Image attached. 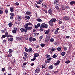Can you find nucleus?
Wrapping results in <instances>:
<instances>
[{
    "label": "nucleus",
    "instance_id": "1",
    "mask_svg": "<svg viewBox=\"0 0 75 75\" xmlns=\"http://www.w3.org/2000/svg\"><path fill=\"white\" fill-rule=\"evenodd\" d=\"M51 35L50 34H49L46 35V40L47 41H48L50 40V38H51Z\"/></svg>",
    "mask_w": 75,
    "mask_h": 75
},
{
    "label": "nucleus",
    "instance_id": "2",
    "mask_svg": "<svg viewBox=\"0 0 75 75\" xmlns=\"http://www.w3.org/2000/svg\"><path fill=\"white\" fill-rule=\"evenodd\" d=\"M24 27L25 28L26 33L27 32V30H31L32 29V27H29L24 26Z\"/></svg>",
    "mask_w": 75,
    "mask_h": 75
},
{
    "label": "nucleus",
    "instance_id": "3",
    "mask_svg": "<svg viewBox=\"0 0 75 75\" xmlns=\"http://www.w3.org/2000/svg\"><path fill=\"white\" fill-rule=\"evenodd\" d=\"M63 18L66 20H70V17L67 16H65L63 17Z\"/></svg>",
    "mask_w": 75,
    "mask_h": 75
},
{
    "label": "nucleus",
    "instance_id": "4",
    "mask_svg": "<svg viewBox=\"0 0 75 75\" xmlns=\"http://www.w3.org/2000/svg\"><path fill=\"white\" fill-rule=\"evenodd\" d=\"M13 29H14L12 31V33L13 34H16V33H17V28L16 27H14L13 28Z\"/></svg>",
    "mask_w": 75,
    "mask_h": 75
},
{
    "label": "nucleus",
    "instance_id": "5",
    "mask_svg": "<svg viewBox=\"0 0 75 75\" xmlns=\"http://www.w3.org/2000/svg\"><path fill=\"white\" fill-rule=\"evenodd\" d=\"M48 23L50 25V26L51 27H53V25H54V23L53 22L50 20L49 21Z\"/></svg>",
    "mask_w": 75,
    "mask_h": 75
},
{
    "label": "nucleus",
    "instance_id": "6",
    "mask_svg": "<svg viewBox=\"0 0 75 75\" xmlns=\"http://www.w3.org/2000/svg\"><path fill=\"white\" fill-rule=\"evenodd\" d=\"M28 25H33V24L30 22H29L28 23H27L26 24H25V25L23 26L24 27V26H26L27 27H28Z\"/></svg>",
    "mask_w": 75,
    "mask_h": 75
},
{
    "label": "nucleus",
    "instance_id": "7",
    "mask_svg": "<svg viewBox=\"0 0 75 75\" xmlns=\"http://www.w3.org/2000/svg\"><path fill=\"white\" fill-rule=\"evenodd\" d=\"M59 7H60V5L59 4H57L55 6V8L57 10H58L59 9Z\"/></svg>",
    "mask_w": 75,
    "mask_h": 75
},
{
    "label": "nucleus",
    "instance_id": "8",
    "mask_svg": "<svg viewBox=\"0 0 75 75\" xmlns=\"http://www.w3.org/2000/svg\"><path fill=\"white\" fill-rule=\"evenodd\" d=\"M20 30L21 32H25V33H26L25 28H21L20 29Z\"/></svg>",
    "mask_w": 75,
    "mask_h": 75
},
{
    "label": "nucleus",
    "instance_id": "9",
    "mask_svg": "<svg viewBox=\"0 0 75 75\" xmlns=\"http://www.w3.org/2000/svg\"><path fill=\"white\" fill-rule=\"evenodd\" d=\"M48 13L49 14H50V15H51V14H52V10L51 9H49L48 11Z\"/></svg>",
    "mask_w": 75,
    "mask_h": 75
},
{
    "label": "nucleus",
    "instance_id": "10",
    "mask_svg": "<svg viewBox=\"0 0 75 75\" xmlns=\"http://www.w3.org/2000/svg\"><path fill=\"white\" fill-rule=\"evenodd\" d=\"M45 23H42V24L40 25L41 28H45Z\"/></svg>",
    "mask_w": 75,
    "mask_h": 75
},
{
    "label": "nucleus",
    "instance_id": "11",
    "mask_svg": "<svg viewBox=\"0 0 75 75\" xmlns=\"http://www.w3.org/2000/svg\"><path fill=\"white\" fill-rule=\"evenodd\" d=\"M41 5L42 6V7H45V8H48L47 6V5H46L44 4H43V3L41 4Z\"/></svg>",
    "mask_w": 75,
    "mask_h": 75
},
{
    "label": "nucleus",
    "instance_id": "12",
    "mask_svg": "<svg viewBox=\"0 0 75 75\" xmlns=\"http://www.w3.org/2000/svg\"><path fill=\"white\" fill-rule=\"evenodd\" d=\"M10 10L11 13H13L14 12V8H13V7H11L10 8Z\"/></svg>",
    "mask_w": 75,
    "mask_h": 75
},
{
    "label": "nucleus",
    "instance_id": "13",
    "mask_svg": "<svg viewBox=\"0 0 75 75\" xmlns=\"http://www.w3.org/2000/svg\"><path fill=\"white\" fill-rule=\"evenodd\" d=\"M44 1V0H39L37 3L38 4H41L42 3V1Z\"/></svg>",
    "mask_w": 75,
    "mask_h": 75
},
{
    "label": "nucleus",
    "instance_id": "14",
    "mask_svg": "<svg viewBox=\"0 0 75 75\" xmlns=\"http://www.w3.org/2000/svg\"><path fill=\"white\" fill-rule=\"evenodd\" d=\"M70 4L71 6H72L73 4H75V1H72L70 3Z\"/></svg>",
    "mask_w": 75,
    "mask_h": 75
},
{
    "label": "nucleus",
    "instance_id": "15",
    "mask_svg": "<svg viewBox=\"0 0 75 75\" xmlns=\"http://www.w3.org/2000/svg\"><path fill=\"white\" fill-rule=\"evenodd\" d=\"M53 23V22H56L57 21V19L55 18H53L50 20Z\"/></svg>",
    "mask_w": 75,
    "mask_h": 75
},
{
    "label": "nucleus",
    "instance_id": "16",
    "mask_svg": "<svg viewBox=\"0 0 75 75\" xmlns=\"http://www.w3.org/2000/svg\"><path fill=\"white\" fill-rule=\"evenodd\" d=\"M59 63H60V61L58 60L57 62L54 64V65H59Z\"/></svg>",
    "mask_w": 75,
    "mask_h": 75
},
{
    "label": "nucleus",
    "instance_id": "17",
    "mask_svg": "<svg viewBox=\"0 0 75 75\" xmlns=\"http://www.w3.org/2000/svg\"><path fill=\"white\" fill-rule=\"evenodd\" d=\"M50 29H48L47 30L45 33V34H49V33H50Z\"/></svg>",
    "mask_w": 75,
    "mask_h": 75
},
{
    "label": "nucleus",
    "instance_id": "18",
    "mask_svg": "<svg viewBox=\"0 0 75 75\" xmlns=\"http://www.w3.org/2000/svg\"><path fill=\"white\" fill-rule=\"evenodd\" d=\"M40 69L38 68L36 70H35V73H39V72H40Z\"/></svg>",
    "mask_w": 75,
    "mask_h": 75
},
{
    "label": "nucleus",
    "instance_id": "19",
    "mask_svg": "<svg viewBox=\"0 0 75 75\" xmlns=\"http://www.w3.org/2000/svg\"><path fill=\"white\" fill-rule=\"evenodd\" d=\"M25 14H27V15H30V14H31V12H26Z\"/></svg>",
    "mask_w": 75,
    "mask_h": 75
},
{
    "label": "nucleus",
    "instance_id": "20",
    "mask_svg": "<svg viewBox=\"0 0 75 75\" xmlns=\"http://www.w3.org/2000/svg\"><path fill=\"white\" fill-rule=\"evenodd\" d=\"M8 25L9 27H11L13 26V23L11 22H10L8 24Z\"/></svg>",
    "mask_w": 75,
    "mask_h": 75
},
{
    "label": "nucleus",
    "instance_id": "21",
    "mask_svg": "<svg viewBox=\"0 0 75 75\" xmlns=\"http://www.w3.org/2000/svg\"><path fill=\"white\" fill-rule=\"evenodd\" d=\"M16 38L18 41H20L21 40V38L20 37H16Z\"/></svg>",
    "mask_w": 75,
    "mask_h": 75
},
{
    "label": "nucleus",
    "instance_id": "22",
    "mask_svg": "<svg viewBox=\"0 0 75 75\" xmlns=\"http://www.w3.org/2000/svg\"><path fill=\"white\" fill-rule=\"evenodd\" d=\"M8 40L9 41H11V42L13 41V39L11 38H8Z\"/></svg>",
    "mask_w": 75,
    "mask_h": 75
},
{
    "label": "nucleus",
    "instance_id": "23",
    "mask_svg": "<svg viewBox=\"0 0 75 75\" xmlns=\"http://www.w3.org/2000/svg\"><path fill=\"white\" fill-rule=\"evenodd\" d=\"M5 12L6 15L8 14V9H7V8H6L5 9Z\"/></svg>",
    "mask_w": 75,
    "mask_h": 75
},
{
    "label": "nucleus",
    "instance_id": "24",
    "mask_svg": "<svg viewBox=\"0 0 75 75\" xmlns=\"http://www.w3.org/2000/svg\"><path fill=\"white\" fill-rule=\"evenodd\" d=\"M39 54L38 53H35L34 54V57H39Z\"/></svg>",
    "mask_w": 75,
    "mask_h": 75
},
{
    "label": "nucleus",
    "instance_id": "25",
    "mask_svg": "<svg viewBox=\"0 0 75 75\" xmlns=\"http://www.w3.org/2000/svg\"><path fill=\"white\" fill-rule=\"evenodd\" d=\"M25 18L26 19H28V20H30V17L27 15L25 16Z\"/></svg>",
    "mask_w": 75,
    "mask_h": 75
},
{
    "label": "nucleus",
    "instance_id": "26",
    "mask_svg": "<svg viewBox=\"0 0 75 75\" xmlns=\"http://www.w3.org/2000/svg\"><path fill=\"white\" fill-rule=\"evenodd\" d=\"M51 58H50L49 59H47V63H50L51 62Z\"/></svg>",
    "mask_w": 75,
    "mask_h": 75
},
{
    "label": "nucleus",
    "instance_id": "27",
    "mask_svg": "<svg viewBox=\"0 0 75 75\" xmlns=\"http://www.w3.org/2000/svg\"><path fill=\"white\" fill-rule=\"evenodd\" d=\"M13 52V50L11 49H10L9 50V53L10 54H11V53Z\"/></svg>",
    "mask_w": 75,
    "mask_h": 75
},
{
    "label": "nucleus",
    "instance_id": "28",
    "mask_svg": "<svg viewBox=\"0 0 75 75\" xmlns=\"http://www.w3.org/2000/svg\"><path fill=\"white\" fill-rule=\"evenodd\" d=\"M37 21H38V22H42V21H43L42 20H41L40 18H38L37 20Z\"/></svg>",
    "mask_w": 75,
    "mask_h": 75
},
{
    "label": "nucleus",
    "instance_id": "29",
    "mask_svg": "<svg viewBox=\"0 0 75 75\" xmlns=\"http://www.w3.org/2000/svg\"><path fill=\"white\" fill-rule=\"evenodd\" d=\"M29 40L30 42H32V41H33V38L32 37H30Z\"/></svg>",
    "mask_w": 75,
    "mask_h": 75
},
{
    "label": "nucleus",
    "instance_id": "30",
    "mask_svg": "<svg viewBox=\"0 0 75 75\" xmlns=\"http://www.w3.org/2000/svg\"><path fill=\"white\" fill-rule=\"evenodd\" d=\"M65 54L66 53L65 52H63L61 53V54L62 56H64L65 55Z\"/></svg>",
    "mask_w": 75,
    "mask_h": 75
},
{
    "label": "nucleus",
    "instance_id": "31",
    "mask_svg": "<svg viewBox=\"0 0 75 75\" xmlns=\"http://www.w3.org/2000/svg\"><path fill=\"white\" fill-rule=\"evenodd\" d=\"M54 68V66L52 65H50L49 66V68L50 69H52Z\"/></svg>",
    "mask_w": 75,
    "mask_h": 75
},
{
    "label": "nucleus",
    "instance_id": "32",
    "mask_svg": "<svg viewBox=\"0 0 75 75\" xmlns=\"http://www.w3.org/2000/svg\"><path fill=\"white\" fill-rule=\"evenodd\" d=\"M24 55L25 57L26 58H27V55H28V54H27V53L26 52H24Z\"/></svg>",
    "mask_w": 75,
    "mask_h": 75
},
{
    "label": "nucleus",
    "instance_id": "33",
    "mask_svg": "<svg viewBox=\"0 0 75 75\" xmlns=\"http://www.w3.org/2000/svg\"><path fill=\"white\" fill-rule=\"evenodd\" d=\"M17 19H18L19 20H21L22 18H21V17L18 16Z\"/></svg>",
    "mask_w": 75,
    "mask_h": 75
},
{
    "label": "nucleus",
    "instance_id": "34",
    "mask_svg": "<svg viewBox=\"0 0 75 75\" xmlns=\"http://www.w3.org/2000/svg\"><path fill=\"white\" fill-rule=\"evenodd\" d=\"M43 38H44L43 35L40 36L39 37V39H40V40H42Z\"/></svg>",
    "mask_w": 75,
    "mask_h": 75
},
{
    "label": "nucleus",
    "instance_id": "35",
    "mask_svg": "<svg viewBox=\"0 0 75 75\" xmlns=\"http://www.w3.org/2000/svg\"><path fill=\"white\" fill-rule=\"evenodd\" d=\"M56 50V49L55 48H52L50 50V51H52V52H53V51H54Z\"/></svg>",
    "mask_w": 75,
    "mask_h": 75
},
{
    "label": "nucleus",
    "instance_id": "36",
    "mask_svg": "<svg viewBox=\"0 0 75 75\" xmlns=\"http://www.w3.org/2000/svg\"><path fill=\"white\" fill-rule=\"evenodd\" d=\"M29 52H31L32 51V48L30 47L28 49Z\"/></svg>",
    "mask_w": 75,
    "mask_h": 75
},
{
    "label": "nucleus",
    "instance_id": "37",
    "mask_svg": "<svg viewBox=\"0 0 75 75\" xmlns=\"http://www.w3.org/2000/svg\"><path fill=\"white\" fill-rule=\"evenodd\" d=\"M10 15L11 16L14 17V13H10Z\"/></svg>",
    "mask_w": 75,
    "mask_h": 75
},
{
    "label": "nucleus",
    "instance_id": "38",
    "mask_svg": "<svg viewBox=\"0 0 75 75\" xmlns=\"http://www.w3.org/2000/svg\"><path fill=\"white\" fill-rule=\"evenodd\" d=\"M70 62H71V61L69 60H67L65 61V63L66 64H69V63H70Z\"/></svg>",
    "mask_w": 75,
    "mask_h": 75
},
{
    "label": "nucleus",
    "instance_id": "39",
    "mask_svg": "<svg viewBox=\"0 0 75 75\" xmlns=\"http://www.w3.org/2000/svg\"><path fill=\"white\" fill-rule=\"evenodd\" d=\"M6 37V35H4L2 36V37H1V39H3V38H5Z\"/></svg>",
    "mask_w": 75,
    "mask_h": 75
},
{
    "label": "nucleus",
    "instance_id": "40",
    "mask_svg": "<svg viewBox=\"0 0 75 75\" xmlns=\"http://www.w3.org/2000/svg\"><path fill=\"white\" fill-rule=\"evenodd\" d=\"M62 21L61 19V21L59 20V21L58 23L59 24H62Z\"/></svg>",
    "mask_w": 75,
    "mask_h": 75
},
{
    "label": "nucleus",
    "instance_id": "41",
    "mask_svg": "<svg viewBox=\"0 0 75 75\" xmlns=\"http://www.w3.org/2000/svg\"><path fill=\"white\" fill-rule=\"evenodd\" d=\"M61 8L62 10H65L66 9L65 8V7H64V6H62Z\"/></svg>",
    "mask_w": 75,
    "mask_h": 75
},
{
    "label": "nucleus",
    "instance_id": "42",
    "mask_svg": "<svg viewBox=\"0 0 75 75\" xmlns=\"http://www.w3.org/2000/svg\"><path fill=\"white\" fill-rule=\"evenodd\" d=\"M46 58H48V59H49V58H50V55L47 54V55H46Z\"/></svg>",
    "mask_w": 75,
    "mask_h": 75
},
{
    "label": "nucleus",
    "instance_id": "43",
    "mask_svg": "<svg viewBox=\"0 0 75 75\" xmlns=\"http://www.w3.org/2000/svg\"><path fill=\"white\" fill-rule=\"evenodd\" d=\"M54 40H55L53 38H51L50 39V42H54Z\"/></svg>",
    "mask_w": 75,
    "mask_h": 75
},
{
    "label": "nucleus",
    "instance_id": "44",
    "mask_svg": "<svg viewBox=\"0 0 75 75\" xmlns=\"http://www.w3.org/2000/svg\"><path fill=\"white\" fill-rule=\"evenodd\" d=\"M6 37L7 38H8V37H12V35H8Z\"/></svg>",
    "mask_w": 75,
    "mask_h": 75
},
{
    "label": "nucleus",
    "instance_id": "45",
    "mask_svg": "<svg viewBox=\"0 0 75 75\" xmlns=\"http://www.w3.org/2000/svg\"><path fill=\"white\" fill-rule=\"evenodd\" d=\"M45 28H47L48 27V24H45Z\"/></svg>",
    "mask_w": 75,
    "mask_h": 75
},
{
    "label": "nucleus",
    "instance_id": "46",
    "mask_svg": "<svg viewBox=\"0 0 75 75\" xmlns=\"http://www.w3.org/2000/svg\"><path fill=\"white\" fill-rule=\"evenodd\" d=\"M58 0H55V1L54 2V4H57V2H58Z\"/></svg>",
    "mask_w": 75,
    "mask_h": 75
},
{
    "label": "nucleus",
    "instance_id": "47",
    "mask_svg": "<svg viewBox=\"0 0 75 75\" xmlns=\"http://www.w3.org/2000/svg\"><path fill=\"white\" fill-rule=\"evenodd\" d=\"M40 45L42 47H44V46H45V44H40Z\"/></svg>",
    "mask_w": 75,
    "mask_h": 75
},
{
    "label": "nucleus",
    "instance_id": "48",
    "mask_svg": "<svg viewBox=\"0 0 75 75\" xmlns=\"http://www.w3.org/2000/svg\"><path fill=\"white\" fill-rule=\"evenodd\" d=\"M3 11L2 10H0V14H3Z\"/></svg>",
    "mask_w": 75,
    "mask_h": 75
},
{
    "label": "nucleus",
    "instance_id": "49",
    "mask_svg": "<svg viewBox=\"0 0 75 75\" xmlns=\"http://www.w3.org/2000/svg\"><path fill=\"white\" fill-rule=\"evenodd\" d=\"M61 47H58L57 49V50L58 51H61Z\"/></svg>",
    "mask_w": 75,
    "mask_h": 75
},
{
    "label": "nucleus",
    "instance_id": "50",
    "mask_svg": "<svg viewBox=\"0 0 75 75\" xmlns=\"http://www.w3.org/2000/svg\"><path fill=\"white\" fill-rule=\"evenodd\" d=\"M58 71H53V74H57V73H58Z\"/></svg>",
    "mask_w": 75,
    "mask_h": 75
},
{
    "label": "nucleus",
    "instance_id": "51",
    "mask_svg": "<svg viewBox=\"0 0 75 75\" xmlns=\"http://www.w3.org/2000/svg\"><path fill=\"white\" fill-rule=\"evenodd\" d=\"M15 4L16 5V6H18L19 4H20L18 2H16L15 3Z\"/></svg>",
    "mask_w": 75,
    "mask_h": 75
},
{
    "label": "nucleus",
    "instance_id": "52",
    "mask_svg": "<svg viewBox=\"0 0 75 75\" xmlns=\"http://www.w3.org/2000/svg\"><path fill=\"white\" fill-rule=\"evenodd\" d=\"M35 59H36V57H34L31 59V61H35Z\"/></svg>",
    "mask_w": 75,
    "mask_h": 75
},
{
    "label": "nucleus",
    "instance_id": "53",
    "mask_svg": "<svg viewBox=\"0 0 75 75\" xmlns=\"http://www.w3.org/2000/svg\"><path fill=\"white\" fill-rule=\"evenodd\" d=\"M12 56V55L11 54H9L7 55L8 57H11Z\"/></svg>",
    "mask_w": 75,
    "mask_h": 75
},
{
    "label": "nucleus",
    "instance_id": "54",
    "mask_svg": "<svg viewBox=\"0 0 75 75\" xmlns=\"http://www.w3.org/2000/svg\"><path fill=\"white\" fill-rule=\"evenodd\" d=\"M57 57V55L56 54H54L53 56V58H56Z\"/></svg>",
    "mask_w": 75,
    "mask_h": 75
},
{
    "label": "nucleus",
    "instance_id": "55",
    "mask_svg": "<svg viewBox=\"0 0 75 75\" xmlns=\"http://www.w3.org/2000/svg\"><path fill=\"white\" fill-rule=\"evenodd\" d=\"M58 33V32L57 30H56L54 32L55 34H57Z\"/></svg>",
    "mask_w": 75,
    "mask_h": 75
},
{
    "label": "nucleus",
    "instance_id": "56",
    "mask_svg": "<svg viewBox=\"0 0 75 75\" xmlns=\"http://www.w3.org/2000/svg\"><path fill=\"white\" fill-rule=\"evenodd\" d=\"M45 64H43L42 65V69L45 68Z\"/></svg>",
    "mask_w": 75,
    "mask_h": 75
},
{
    "label": "nucleus",
    "instance_id": "57",
    "mask_svg": "<svg viewBox=\"0 0 75 75\" xmlns=\"http://www.w3.org/2000/svg\"><path fill=\"white\" fill-rule=\"evenodd\" d=\"M25 51H26L27 52H28V50L27 48H26V47H25Z\"/></svg>",
    "mask_w": 75,
    "mask_h": 75
},
{
    "label": "nucleus",
    "instance_id": "58",
    "mask_svg": "<svg viewBox=\"0 0 75 75\" xmlns=\"http://www.w3.org/2000/svg\"><path fill=\"white\" fill-rule=\"evenodd\" d=\"M1 71L2 72H4V71H5V68H2Z\"/></svg>",
    "mask_w": 75,
    "mask_h": 75
},
{
    "label": "nucleus",
    "instance_id": "59",
    "mask_svg": "<svg viewBox=\"0 0 75 75\" xmlns=\"http://www.w3.org/2000/svg\"><path fill=\"white\" fill-rule=\"evenodd\" d=\"M35 7L37 8H40V6H39L38 5H35Z\"/></svg>",
    "mask_w": 75,
    "mask_h": 75
},
{
    "label": "nucleus",
    "instance_id": "60",
    "mask_svg": "<svg viewBox=\"0 0 75 75\" xmlns=\"http://www.w3.org/2000/svg\"><path fill=\"white\" fill-rule=\"evenodd\" d=\"M6 42V40L4 39V40H3L2 42L3 43V44H4Z\"/></svg>",
    "mask_w": 75,
    "mask_h": 75
},
{
    "label": "nucleus",
    "instance_id": "61",
    "mask_svg": "<svg viewBox=\"0 0 75 75\" xmlns=\"http://www.w3.org/2000/svg\"><path fill=\"white\" fill-rule=\"evenodd\" d=\"M63 48L64 49V51H67V47H64Z\"/></svg>",
    "mask_w": 75,
    "mask_h": 75
},
{
    "label": "nucleus",
    "instance_id": "62",
    "mask_svg": "<svg viewBox=\"0 0 75 75\" xmlns=\"http://www.w3.org/2000/svg\"><path fill=\"white\" fill-rule=\"evenodd\" d=\"M5 34L6 35V36L7 37V35H8V33L7 32H5Z\"/></svg>",
    "mask_w": 75,
    "mask_h": 75
},
{
    "label": "nucleus",
    "instance_id": "63",
    "mask_svg": "<svg viewBox=\"0 0 75 75\" xmlns=\"http://www.w3.org/2000/svg\"><path fill=\"white\" fill-rule=\"evenodd\" d=\"M32 41H36V39L34 38H33L32 40Z\"/></svg>",
    "mask_w": 75,
    "mask_h": 75
},
{
    "label": "nucleus",
    "instance_id": "64",
    "mask_svg": "<svg viewBox=\"0 0 75 75\" xmlns=\"http://www.w3.org/2000/svg\"><path fill=\"white\" fill-rule=\"evenodd\" d=\"M13 17H14V16H11L10 17V19L11 20H13Z\"/></svg>",
    "mask_w": 75,
    "mask_h": 75
}]
</instances>
